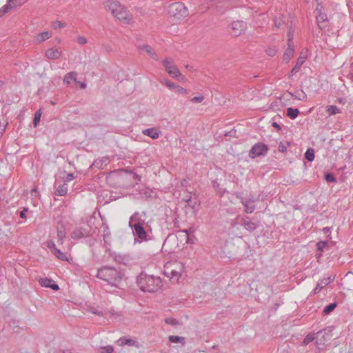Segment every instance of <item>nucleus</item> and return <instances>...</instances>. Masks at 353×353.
Masks as SVG:
<instances>
[{"label": "nucleus", "mask_w": 353, "mask_h": 353, "mask_svg": "<svg viewBox=\"0 0 353 353\" xmlns=\"http://www.w3.org/2000/svg\"><path fill=\"white\" fill-rule=\"evenodd\" d=\"M105 8L123 23H129L132 19V14L117 1L108 0Z\"/></svg>", "instance_id": "f257e3e1"}, {"label": "nucleus", "mask_w": 353, "mask_h": 353, "mask_svg": "<svg viewBox=\"0 0 353 353\" xmlns=\"http://www.w3.org/2000/svg\"><path fill=\"white\" fill-rule=\"evenodd\" d=\"M137 285L145 292H154L161 285V280L159 277L141 273L137 278Z\"/></svg>", "instance_id": "f03ea898"}, {"label": "nucleus", "mask_w": 353, "mask_h": 353, "mask_svg": "<svg viewBox=\"0 0 353 353\" xmlns=\"http://www.w3.org/2000/svg\"><path fill=\"white\" fill-rule=\"evenodd\" d=\"M97 277L118 287L123 279V274L114 268L105 266L98 270Z\"/></svg>", "instance_id": "7ed1b4c3"}, {"label": "nucleus", "mask_w": 353, "mask_h": 353, "mask_svg": "<svg viewBox=\"0 0 353 353\" xmlns=\"http://www.w3.org/2000/svg\"><path fill=\"white\" fill-rule=\"evenodd\" d=\"M168 13L176 19L185 18L188 15V10L181 2H176L170 5Z\"/></svg>", "instance_id": "20e7f679"}, {"label": "nucleus", "mask_w": 353, "mask_h": 353, "mask_svg": "<svg viewBox=\"0 0 353 353\" xmlns=\"http://www.w3.org/2000/svg\"><path fill=\"white\" fill-rule=\"evenodd\" d=\"M333 336L332 328L330 327L318 332L316 333L317 341L316 342L318 347L322 348L326 343L330 342L332 339Z\"/></svg>", "instance_id": "39448f33"}, {"label": "nucleus", "mask_w": 353, "mask_h": 353, "mask_svg": "<svg viewBox=\"0 0 353 353\" xmlns=\"http://www.w3.org/2000/svg\"><path fill=\"white\" fill-rule=\"evenodd\" d=\"M162 63L165 68V71L173 78H176L179 79L181 77V79H183V77L181 73L179 70V69L173 65V63L168 59H164L162 61Z\"/></svg>", "instance_id": "423d86ee"}, {"label": "nucleus", "mask_w": 353, "mask_h": 353, "mask_svg": "<svg viewBox=\"0 0 353 353\" xmlns=\"http://www.w3.org/2000/svg\"><path fill=\"white\" fill-rule=\"evenodd\" d=\"M268 150V148L266 145L263 143H258L252 148L249 156L251 158H254L255 157L264 155Z\"/></svg>", "instance_id": "0eeeda50"}, {"label": "nucleus", "mask_w": 353, "mask_h": 353, "mask_svg": "<svg viewBox=\"0 0 353 353\" xmlns=\"http://www.w3.org/2000/svg\"><path fill=\"white\" fill-rule=\"evenodd\" d=\"M246 23L243 21H235L231 24V28L232 30V34L235 37H238L242 34L246 29Z\"/></svg>", "instance_id": "6e6552de"}, {"label": "nucleus", "mask_w": 353, "mask_h": 353, "mask_svg": "<svg viewBox=\"0 0 353 353\" xmlns=\"http://www.w3.org/2000/svg\"><path fill=\"white\" fill-rule=\"evenodd\" d=\"M135 234L141 240H145L147 237L146 232L141 223H136L131 226Z\"/></svg>", "instance_id": "1a4fd4ad"}, {"label": "nucleus", "mask_w": 353, "mask_h": 353, "mask_svg": "<svg viewBox=\"0 0 353 353\" xmlns=\"http://www.w3.org/2000/svg\"><path fill=\"white\" fill-rule=\"evenodd\" d=\"M90 235V230L88 228H79L71 233V237L74 239L87 237Z\"/></svg>", "instance_id": "9d476101"}, {"label": "nucleus", "mask_w": 353, "mask_h": 353, "mask_svg": "<svg viewBox=\"0 0 353 353\" xmlns=\"http://www.w3.org/2000/svg\"><path fill=\"white\" fill-rule=\"evenodd\" d=\"M242 226L249 232H253L257 228V224L253 222L249 217H243L241 220Z\"/></svg>", "instance_id": "9b49d317"}, {"label": "nucleus", "mask_w": 353, "mask_h": 353, "mask_svg": "<svg viewBox=\"0 0 353 353\" xmlns=\"http://www.w3.org/2000/svg\"><path fill=\"white\" fill-rule=\"evenodd\" d=\"M172 269L170 267V264L166 263L164 265L163 274L170 279H173L176 281H179L181 275L179 273H175V271H172Z\"/></svg>", "instance_id": "f8f14e48"}, {"label": "nucleus", "mask_w": 353, "mask_h": 353, "mask_svg": "<svg viewBox=\"0 0 353 353\" xmlns=\"http://www.w3.org/2000/svg\"><path fill=\"white\" fill-rule=\"evenodd\" d=\"M334 280V278H332L331 276H328L326 278H323L321 279L318 283L316 287L314 290V294L319 293L323 288H325L326 285L330 284L331 282H332Z\"/></svg>", "instance_id": "ddd939ff"}, {"label": "nucleus", "mask_w": 353, "mask_h": 353, "mask_svg": "<svg viewBox=\"0 0 353 353\" xmlns=\"http://www.w3.org/2000/svg\"><path fill=\"white\" fill-rule=\"evenodd\" d=\"M140 50H144L152 59L159 60V56L154 50L149 45L145 44L139 47Z\"/></svg>", "instance_id": "4468645a"}, {"label": "nucleus", "mask_w": 353, "mask_h": 353, "mask_svg": "<svg viewBox=\"0 0 353 353\" xmlns=\"http://www.w3.org/2000/svg\"><path fill=\"white\" fill-rule=\"evenodd\" d=\"M170 267L172 269V271H175V273H179L182 275L184 272V265L179 261H169Z\"/></svg>", "instance_id": "2eb2a0df"}, {"label": "nucleus", "mask_w": 353, "mask_h": 353, "mask_svg": "<svg viewBox=\"0 0 353 353\" xmlns=\"http://www.w3.org/2000/svg\"><path fill=\"white\" fill-rule=\"evenodd\" d=\"M142 133L144 135L150 137L152 139H157L159 138L161 132L159 130H158L156 128H148V129L143 130L142 131Z\"/></svg>", "instance_id": "dca6fc26"}, {"label": "nucleus", "mask_w": 353, "mask_h": 353, "mask_svg": "<svg viewBox=\"0 0 353 353\" xmlns=\"http://www.w3.org/2000/svg\"><path fill=\"white\" fill-rule=\"evenodd\" d=\"M61 55V51L54 48H50L46 52V57L50 59H57Z\"/></svg>", "instance_id": "f3484780"}, {"label": "nucleus", "mask_w": 353, "mask_h": 353, "mask_svg": "<svg viewBox=\"0 0 353 353\" xmlns=\"http://www.w3.org/2000/svg\"><path fill=\"white\" fill-rule=\"evenodd\" d=\"M294 52V46L291 43H288V48L285 50L283 54V61L288 62L293 57Z\"/></svg>", "instance_id": "a211bd4d"}, {"label": "nucleus", "mask_w": 353, "mask_h": 353, "mask_svg": "<svg viewBox=\"0 0 353 353\" xmlns=\"http://www.w3.org/2000/svg\"><path fill=\"white\" fill-rule=\"evenodd\" d=\"M289 94L292 97H294L295 99H296L299 101H306V99H307V94L302 90H295L294 93L289 92Z\"/></svg>", "instance_id": "6ab92c4d"}, {"label": "nucleus", "mask_w": 353, "mask_h": 353, "mask_svg": "<svg viewBox=\"0 0 353 353\" xmlns=\"http://www.w3.org/2000/svg\"><path fill=\"white\" fill-rule=\"evenodd\" d=\"M241 202L245 207V212L247 214L252 213L255 210V206L252 205V203H250V201H244V199L241 198Z\"/></svg>", "instance_id": "aec40b11"}, {"label": "nucleus", "mask_w": 353, "mask_h": 353, "mask_svg": "<svg viewBox=\"0 0 353 353\" xmlns=\"http://www.w3.org/2000/svg\"><path fill=\"white\" fill-rule=\"evenodd\" d=\"M52 35V32L49 31H45L41 32V34H39L36 38V40L38 43H41L50 38Z\"/></svg>", "instance_id": "412c9836"}, {"label": "nucleus", "mask_w": 353, "mask_h": 353, "mask_svg": "<svg viewBox=\"0 0 353 353\" xmlns=\"http://www.w3.org/2000/svg\"><path fill=\"white\" fill-rule=\"evenodd\" d=\"M118 342L121 345H128L129 346H139V343L136 341L130 339L121 338Z\"/></svg>", "instance_id": "4be33fe9"}, {"label": "nucleus", "mask_w": 353, "mask_h": 353, "mask_svg": "<svg viewBox=\"0 0 353 353\" xmlns=\"http://www.w3.org/2000/svg\"><path fill=\"white\" fill-rule=\"evenodd\" d=\"M77 74L76 72H70L65 76V77L63 79V82L67 84H70L72 81H74V82H77Z\"/></svg>", "instance_id": "5701e85b"}, {"label": "nucleus", "mask_w": 353, "mask_h": 353, "mask_svg": "<svg viewBox=\"0 0 353 353\" xmlns=\"http://www.w3.org/2000/svg\"><path fill=\"white\" fill-rule=\"evenodd\" d=\"M286 111L287 116L292 119H296L299 114V110L297 108H288Z\"/></svg>", "instance_id": "b1692460"}, {"label": "nucleus", "mask_w": 353, "mask_h": 353, "mask_svg": "<svg viewBox=\"0 0 353 353\" xmlns=\"http://www.w3.org/2000/svg\"><path fill=\"white\" fill-rule=\"evenodd\" d=\"M68 192V185L66 183H63V185H59L56 190V194L59 196H64L67 194Z\"/></svg>", "instance_id": "393cba45"}, {"label": "nucleus", "mask_w": 353, "mask_h": 353, "mask_svg": "<svg viewBox=\"0 0 353 353\" xmlns=\"http://www.w3.org/2000/svg\"><path fill=\"white\" fill-rule=\"evenodd\" d=\"M326 20H327V17L324 14H319L316 17V21H317L318 25L321 29H323L325 27V25L324 24V23L325 22Z\"/></svg>", "instance_id": "a878e982"}, {"label": "nucleus", "mask_w": 353, "mask_h": 353, "mask_svg": "<svg viewBox=\"0 0 353 353\" xmlns=\"http://www.w3.org/2000/svg\"><path fill=\"white\" fill-rule=\"evenodd\" d=\"M65 237V232L64 228L63 227L59 228L57 229L58 243L59 244H62Z\"/></svg>", "instance_id": "bb28decb"}, {"label": "nucleus", "mask_w": 353, "mask_h": 353, "mask_svg": "<svg viewBox=\"0 0 353 353\" xmlns=\"http://www.w3.org/2000/svg\"><path fill=\"white\" fill-rule=\"evenodd\" d=\"M285 23V17L280 15L274 19V24L277 28H280Z\"/></svg>", "instance_id": "cd10ccee"}, {"label": "nucleus", "mask_w": 353, "mask_h": 353, "mask_svg": "<svg viewBox=\"0 0 353 353\" xmlns=\"http://www.w3.org/2000/svg\"><path fill=\"white\" fill-rule=\"evenodd\" d=\"M52 254L61 261H67L68 260V258H67L65 254L61 252L60 250H59L58 248H56L53 251Z\"/></svg>", "instance_id": "c85d7f7f"}, {"label": "nucleus", "mask_w": 353, "mask_h": 353, "mask_svg": "<svg viewBox=\"0 0 353 353\" xmlns=\"http://www.w3.org/2000/svg\"><path fill=\"white\" fill-rule=\"evenodd\" d=\"M305 157L309 161H312L314 159V151L312 148H308L305 154Z\"/></svg>", "instance_id": "c756f323"}, {"label": "nucleus", "mask_w": 353, "mask_h": 353, "mask_svg": "<svg viewBox=\"0 0 353 353\" xmlns=\"http://www.w3.org/2000/svg\"><path fill=\"white\" fill-rule=\"evenodd\" d=\"M336 303H332L327 305L323 310L324 314H329L331 312H332L336 307Z\"/></svg>", "instance_id": "7c9ffc66"}, {"label": "nucleus", "mask_w": 353, "mask_h": 353, "mask_svg": "<svg viewBox=\"0 0 353 353\" xmlns=\"http://www.w3.org/2000/svg\"><path fill=\"white\" fill-rule=\"evenodd\" d=\"M327 112L330 115H334L339 113L340 110L336 105H328L327 106Z\"/></svg>", "instance_id": "2f4dec72"}, {"label": "nucleus", "mask_w": 353, "mask_h": 353, "mask_svg": "<svg viewBox=\"0 0 353 353\" xmlns=\"http://www.w3.org/2000/svg\"><path fill=\"white\" fill-rule=\"evenodd\" d=\"M316 339V334H314V333L309 334L308 335H307L305 336L303 343V344L307 345Z\"/></svg>", "instance_id": "473e14b6"}, {"label": "nucleus", "mask_w": 353, "mask_h": 353, "mask_svg": "<svg viewBox=\"0 0 353 353\" xmlns=\"http://www.w3.org/2000/svg\"><path fill=\"white\" fill-rule=\"evenodd\" d=\"M41 110L39 109V110H37L34 114V120H33V124H34V127H37V125L39 124V121H40V119H41Z\"/></svg>", "instance_id": "72a5a7b5"}, {"label": "nucleus", "mask_w": 353, "mask_h": 353, "mask_svg": "<svg viewBox=\"0 0 353 353\" xmlns=\"http://www.w3.org/2000/svg\"><path fill=\"white\" fill-rule=\"evenodd\" d=\"M169 340L172 343H183L185 339L183 337L172 335L169 336Z\"/></svg>", "instance_id": "f704fd0d"}, {"label": "nucleus", "mask_w": 353, "mask_h": 353, "mask_svg": "<svg viewBox=\"0 0 353 353\" xmlns=\"http://www.w3.org/2000/svg\"><path fill=\"white\" fill-rule=\"evenodd\" d=\"M11 6L10 3H7L6 4L5 6H3L1 9H0V17H1L2 16H3L6 13H7L10 9H11Z\"/></svg>", "instance_id": "c9c22d12"}, {"label": "nucleus", "mask_w": 353, "mask_h": 353, "mask_svg": "<svg viewBox=\"0 0 353 353\" xmlns=\"http://www.w3.org/2000/svg\"><path fill=\"white\" fill-rule=\"evenodd\" d=\"M52 282V280L47 278H41L39 279V283L41 285L48 288L50 284Z\"/></svg>", "instance_id": "e433bc0d"}, {"label": "nucleus", "mask_w": 353, "mask_h": 353, "mask_svg": "<svg viewBox=\"0 0 353 353\" xmlns=\"http://www.w3.org/2000/svg\"><path fill=\"white\" fill-rule=\"evenodd\" d=\"M305 57L301 55L298 58L296 65L294 66L300 69L301 67L302 66V65L303 64V63L305 62Z\"/></svg>", "instance_id": "4c0bfd02"}, {"label": "nucleus", "mask_w": 353, "mask_h": 353, "mask_svg": "<svg viewBox=\"0 0 353 353\" xmlns=\"http://www.w3.org/2000/svg\"><path fill=\"white\" fill-rule=\"evenodd\" d=\"M165 321L167 324H169V325H171L173 326H176V325L179 324V321L174 318H167V319H165Z\"/></svg>", "instance_id": "58836bf2"}, {"label": "nucleus", "mask_w": 353, "mask_h": 353, "mask_svg": "<svg viewBox=\"0 0 353 353\" xmlns=\"http://www.w3.org/2000/svg\"><path fill=\"white\" fill-rule=\"evenodd\" d=\"M65 25H66L65 23H63L60 21H57L54 22L52 27L54 29H59V28H62L65 27Z\"/></svg>", "instance_id": "ea45409f"}, {"label": "nucleus", "mask_w": 353, "mask_h": 353, "mask_svg": "<svg viewBox=\"0 0 353 353\" xmlns=\"http://www.w3.org/2000/svg\"><path fill=\"white\" fill-rule=\"evenodd\" d=\"M47 247L50 249V252L52 253L53 251L57 248L55 243L53 241L49 240L47 241Z\"/></svg>", "instance_id": "a19ab883"}, {"label": "nucleus", "mask_w": 353, "mask_h": 353, "mask_svg": "<svg viewBox=\"0 0 353 353\" xmlns=\"http://www.w3.org/2000/svg\"><path fill=\"white\" fill-rule=\"evenodd\" d=\"M325 179L327 182H336V181L335 176L332 174H326L325 175Z\"/></svg>", "instance_id": "79ce46f5"}, {"label": "nucleus", "mask_w": 353, "mask_h": 353, "mask_svg": "<svg viewBox=\"0 0 353 353\" xmlns=\"http://www.w3.org/2000/svg\"><path fill=\"white\" fill-rule=\"evenodd\" d=\"M77 41L80 45H85L88 43L87 39L83 36H78V37L77 38Z\"/></svg>", "instance_id": "37998d69"}, {"label": "nucleus", "mask_w": 353, "mask_h": 353, "mask_svg": "<svg viewBox=\"0 0 353 353\" xmlns=\"http://www.w3.org/2000/svg\"><path fill=\"white\" fill-rule=\"evenodd\" d=\"M185 202L187 203V205L192 209L195 208V205L196 204V201H193L191 197L188 199H185Z\"/></svg>", "instance_id": "c03bdc74"}, {"label": "nucleus", "mask_w": 353, "mask_h": 353, "mask_svg": "<svg viewBox=\"0 0 353 353\" xmlns=\"http://www.w3.org/2000/svg\"><path fill=\"white\" fill-rule=\"evenodd\" d=\"M204 99L203 95H199L197 97H194L191 99V102L192 103H201Z\"/></svg>", "instance_id": "a18cd8bd"}, {"label": "nucleus", "mask_w": 353, "mask_h": 353, "mask_svg": "<svg viewBox=\"0 0 353 353\" xmlns=\"http://www.w3.org/2000/svg\"><path fill=\"white\" fill-rule=\"evenodd\" d=\"M327 245V242L325 241H320L317 243V249L319 250H323V249L326 247Z\"/></svg>", "instance_id": "49530a36"}, {"label": "nucleus", "mask_w": 353, "mask_h": 353, "mask_svg": "<svg viewBox=\"0 0 353 353\" xmlns=\"http://www.w3.org/2000/svg\"><path fill=\"white\" fill-rule=\"evenodd\" d=\"M176 92H178V93H180V94H187V90H185V88H183V87L180 86V85H177V87H176Z\"/></svg>", "instance_id": "de8ad7c7"}, {"label": "nucleus", "mask_w": 353, "mask_h": 353, "mask_svg": "<svg viewBox=\"0 0 353 353\" xmlns=\"http://www.w3.org/2000/svg\"><path fill=\"white\" fill-rule=\"evenodd\" d=\"M165 84L166 86L169 88H174L176 90V87H177L178 85L170 81H165Z\"/></svg>", "instance_id": "09e8293b"}, {"label": "nucleus", "mask_w": 353, "mask_h": 353, "mask_svg": "<svg viewBox=\"0 0 353 353\" xmlns=\"http://www.w3.org/2000/svg\"><path fill=\"white\" fill-rule=\"evenodd\" d=\"M266 52L269 56L274 57L276 53V50L274 48H268Z\"/></svg>", "instance_id": "8fccbe9b"}, {"label": "nucleus", "mask_w": 353, "mask_h": 353, "mask_svg": "<svg viewBox=\"0 0 353 353\" xmlns=\"http://www.w3.org/2000/svg\"><path fill=\"white\" fill-rule=\"evenodd\" d=\"M288 43H291L293 45V32L291 31V30H290L288 32Z\"/></svg>", "instance_id": "3c124183"}, {"label": "nucleus", "mask_w": 353, "mask_h": 353, "mask_svg": "<svg viewBox=\"0 0 353 353\" xmlns=\"http://www.w3.org/2000/svg\"><path fill=\"white\" fill-rule=\"evenodd\" d=\"M259 199V196L257 198H255V197L251 196L249 198H248L247 199H244V201H250V203H253L255 201H258Z\"/></svg>", "instance_id": "603ef678"}, {"label": "nucleus", "mask_w": 353, "mask_h": 353, "mask_svg": "<svg viewBox=\"0 0 353 353\" xmlns=\"http://www.w3.org/2000/svg\"><path fill=\"white\" fill-rule=\"evenodd\" d=\"M299 68H296V67H294L291 72H290V74L289 76V78H291L294 74L297 73L299 71Z\"/></svg>", "instance_id": "864d4df0"}, {"label": "nucleus", "mask_w": 353, "mask_h": 353, "mask_svg": "<svg viewBox=\"0 0 353 353\" xmlns=\"http://www.w3.org/2000/svg\"><path fill=\"white\" fill-rule=\"evenodd\" d=\"M278 150L281 152H285L287 149L286 147L282 143H280Z\"/></svg>", "instance_id": "5fc2aeb1"}, {"label": "nucleus", "mask_w": 353, "mask_h": 353, "mask_svg": "<svg viewBox=\"0 0 353 353\" xmlns=\"http://www.w3.org/2000/svg\"><path fill=\"white\" fill-rule=\"evenodd\" d=\"M92 312L93 314H97L99 316H103L104 315L103 312L101 310H98L92 309Z\"/></svg>", "instance_id": "6e6d98bb"}, {"label": "nucleus", "mask_w": 353, "mask_h": 353, "mask_svg": "<svg viewBox=\"0 0 353 353\" xmlns=\"http://www.w3.org/2000/svg\"><path fill=\"white\" fill-rule=\"evenodd\" d=\"M74 176L72 173L68 174L66 176V181H72L74 179Z\"/></svg>", "instance_id": "4d7b16f0"}, {"label": "nucleus", "mask_w": 353, "mask_h": 353, "mask_svg": "<svg viewBox=\"0 0 353 353\" xmlns=\"http://www.w3.org/2000/svg\"><path fill=\"white\" fill-rule=\"evenodd\" d=\"M104 349L105 350L106 353H112L114 351V348L110 345L106 346Z\"/></svg>", "instance_id": "13d9d810"}, {"label": "nucleus", "mask_w": 353, "mask_h": 353, "mask_svg": "<svg viewBox=\"0 0 353 353\" xmlns=\"http://www.w3.org/2000/svg\"><path fill=\"white\" fill-rule=\"evenodd\" d=\"M48 288H51V289H52L54 290H58L59 288V285L57 284H56V283H52V284L50 283Z\"/></svg>", "instance_id": "bf43d9fd"}, {"label": "nucleus", "mask_w": 353, "mask_h": 353, "mask_svg": "<svg viewBox=\"0 0 353 353\" xmlns=\"http://www.w3.org/2000/svg\"><path fill=\"white\" fill-rule=\"evenodd\" d=\"M28 211L27 208H24L21 212H20V217L22 219H25L26 217V212Z\"/></svg>", "instance_id": "052dcab7"}, {"label": "nucleus", "mask_w": 353, "mask_h": 353, "mask_svg": "<svg viewBox=\"0 0 353 353\" xmlns=\"http://www.w3.org/2000/svg\"><path fill=\"white\" fill-rule=\"evenodd\" d=\"M38 195V192H37V190L36 188L33 189L31 192V196L32 198L34 197H37Z\"/></svg>", "instance_id": "680f3d73"}, {"label": "nucleus", "mask_w": 353, "mask_h": 353, "mask_svg": "<svg viewBox=\"0 0 353 353\" xmlns=\"http://www.w3.org/2000/svg\"><path fill=\"white\" fill-rule=\"evenodd\" d=\"M272 125L274 128H276L278 130H280L281 129L280 125H279L276 122H273Z\"/></svg>", "instance_id": "e2e57ef3"}, {"label": "nucleus", "mask_w": 353, "mask_h": 353, "mask_svg": "<svg viewBox=\"0 0 353 353\" xmlns=\"http://www.w3.org/2000/svg\"><path fill=\"white\" fill-rule=\"evenodd\" d=\"M185 232L187 234V236H188V240H187V241H188V243H192V239H190V238L189 237V235H190L189 232H188V230H185Z\"/></svg>", "instance_id": "0e129e2a"}, {"label": "nucleus", "mask_w": 353, "mask_h": 353, "mask_svg": "<svg viewBox=\"0 0 353 353\" xmlns=\"http://www.w3.org/2000/svg\"><path fill=\"white\" fill-rule=\"evenodd\" d=\"M79 84H80V87L82 89H85L86 88V84L85 83H80V82H78Z\"/></svg>", "instance_id": "69168bd1"}, {"label": "nucleus", "mask_w": 353, "mask_h": 353, "mask_svg": "<svg viewBox=\"0 0 353 353\" xmlns=\"http://www.w3.org/2000/svg\"><path fill=\"white\" fill-rule=\"evenodd\" d=\"M6 126V125H3V126L0 125V133H3L5 131Z\"/></svg>", "instance_id": "338daca9"}, {"label": "nucleus", "mask_w": 353, "mask_h": 353, "mask_svg": "<svg viewBox=\"0 0 353 353\" xmlns=\"http://www.w3.org/2000/svg\"><path fill=\"white\" fill-rule=\"evenodd\" d=\"M323 230L324 233H327V232H330V228H328V227H325V228H323Z\"/></svg>", "instance_id": "774afa93"}]
</instances>
